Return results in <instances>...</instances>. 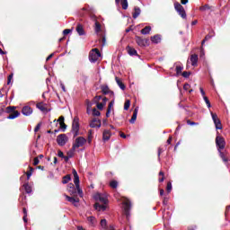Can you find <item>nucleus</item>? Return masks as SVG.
Here are the masks:
<instances>
[{
  "instance_id": "nucleus-1",
  "label": "nucleus",
  "mask_w": 230,
  "mask_h": 230,
  "mask_svg": "<svg viewBox=\"0 0 230 230\" xmlns=\"http://www.w3.org/2000/svg\"><path fill=\"white\" fill-rule=\"evenodd\" d=\"M94 199L98 202H101V204L100 203H95V205H94L95 209L97 211H105V209H107V203L109 202V199H107V194L96 193L94 195Z\"/></svg>"
},
{
  "instance_id": "nucleus-2",
  "label": "nucleus",
  "mask_w": 230,
  "mask_h": 230,
  "mask_svg": "<svg viewBox=\"0 0 230 230\" xmlns=\"http://www.w3.org/2000/svg\"><path fill=\"white\" fill-rule=\"evenodd\" d=\"M73 175H74V183L75 185V188L77 190L78 195L82 197L84 195V191H82V189H80V177L78 176V172H76V170H73Z\"/></svg>"
},
{
  "instance_id": "nucleus-3",
  "label": "nucleus",
  "mask_w": 230,
  "mask_h": 230,
  "mask_svg": "<svg viewBox=\"0 0 230 230\" xmlns=\"http://www.w3.org/2000/svg\"><path fill=\"white\" fill-rule=\"evenodd\" d=\"M85 143H87V139H85L84 137L75 138V142L73 143L72 150H76V148L84 146Z\"/></svg>"
},
{
  "instance_id": "nucleus-4",
  "label": "nucleus",
  "mask_w": 230,
  "mask_h": 230,
  "mask_svg": "<svg viewBox=\"0 0 230 230\" xmlns=\"http://www.w3.org/2000/svg\"><path fill=\"white\" fill-rule=\"evenodd\" d=\"M100 57H102L100 50H98V49H93L89 55V60L90 62L94 63L100 59Z\"/></svg>"
},
{
  "instance_id": "nucleus-5",
  "label": "nucleus",
  "mask_w": 230,
  "mask_h": 230,
  "mask_svg": "<svg viewBox=\"0 0 230 230\" xmlns=\"http://www.w3.org/2000/svg\"><path fill=\"white\" fill-rule=\"evenodd\" d=\"M72 132L74 134V137H76V136H80V123L78 122V118H74L73 123H72Z\"/></svg>"
},
{
  "instance_id": "nucleus-6",
  "label": "nucleus",
  "mask_w": 230,
  "mask_h": 230,
  "mask_svg": "<svg viewBox=\"0 0 230 230\" xmlns=\"http://www.w3.org/2000/svg\"><path fill=\"white\" fill-rule=\"evenodd\" d=\"M210 115L214 121L216 130H222V121H220V119H218V115H217V113H213V111L210 112Z\"/></svg>"
},
{
  "instance_id": "nucleus-7",
  "label": "nucleus",
  "mask_w": 230,
  "mask_h": 230,
  "mask_svg": "<svg viewBox=\"0 0 230 230\" xmlns=\"http://www.w3.org/2000/svg\"><path fill=\"white\" fill-rule=\"evenodd\" d=\"M216 145L217 146V152L224 150L226 148V139L217 135L216 137Z\"/></svg>"
},
{
  "instance_id": "nucleus-8",
  "label": "nucleus",
  "mask_w": 230,
  "mask_h": 230,
  "mask_svg": "<svg viewBox=\"0 0 230 230\" xmlns=\"http://www.w3.org/2000/svg\"><path fill=\"white\" fill-rule=\"evenodd\" d=\"M122 204H123V209L126 217H128L130 215V199L127 198H122Z\"/></svg>"
},
{
  "instance_id": "nucleus-9",
  "label": "nucleus",
  "mask_w": 230,
  "mask_h": 230,
  "mask_svg": "<svg viewBox=\"0 0 230 230\" xmlns=\"http://www.w3.org/2000/svg\"><path fill=\"white\" fill-rule=\"evenodd\" d=\"M67 141H69V137L66 134H60L57 137V143L59 146H65Z\"/></svg>"
},
{
  "instance_id": "nucleus-10",
  "label": "nucleus",
  "mask_w": 230,
  "mask_h": 230,
  "mask_svg": "<svg viewBox=\"0 0 230 230\" xmlns=\"http://www.w3.org/2000/svg\"><path fill=\"white\" fill-rule=\"evenodd\" d=\"M174 8L182 19H186V11H184V7H182L181 4L175 3L174 4Z\"/></svg>"
},
{
  "instance_id": "nucleus-11",
  "label": "nucleus",
  "mask_w": 230,
  "mask_h": 230,
  "mask_svg": "<svg viewBox=\"0 0 230 230\" xmlns=\"http://www.w3.org/2000/svg\"><path fill=\"white\" fill-rule=\"evenodd\" d=\"M89 127L91 128H100V127H102V120H100V119L93 118L90 120Z\"/></svg>"
},
{
  "instance_id": "nucleus-12",
  "label": "nucleus",
  "mask_w": 230,
  "mask_h": 230,
  "mask_svg": "<svg viewBox=\"0 0 230 230\" xmlns=\"http://www.w3.org/2000/svg\"><path fill=\"white\" fill-rule=\"evenodd\" d=\"M37 109H39V111H40L41 112H49V111H51V109H49L48 103H44V102H39L36 104Z\"/></svg>"
},
{
  "instance_id": "nucleus-13",
  "label": "nucleus",
  "mask_w": 230,
  "mask_h": 230,
  "mask_svg": "<svg viewBox=\"0 0 230 230\" xmlns=\"http://www.w3.org/2000/svg\"><path fill=\"white\" fill-rule=\"evenodd\" d=\"M218 154L223 163H225L226 166H229V158H227V151L222 152L221 150L220 152H218Z\"/></svg>"
},
{
  "instance_id": "nucleus-14",
  "label": "nucleus",
  "mask_w": 230,
  "mask_h": 230,
  "mask_svg": "<svg viewBox=\"0 0 230 230\" xmlns=\"http://www.w3.org/2000/svg\"><path fill=\"white\" fill-rule=\"evenodd\" d=\"M22 113L23 116H31V114H33V109H31L30 106H24L22 109Z\"/></svg>"
},
{
  "instance_id": "nucleus-15",
  "label": "nucleus",
  "mask_w": 230,
  "mask_h": 230,
  "mask_svg": "<svg viewBox=\"0 0 230 230\" xmlns=\"http://www.w3.org/2000/svg\"><path fill=\"white\" fill-rule=\"evenodd\" d=\"M66 199L68 202H71V204H74V206H78V202H80V199L78 198H73L66 195Z\"/></svg>"
},
{
  "instance_id": "nucleus-16",
  "label": "nucleus",
  "mask_w": 230,
  "mask_h": 230,
  "mask_svg": "<svg viewBox=\"0 0 230 230\" xmlns=\"http://www.w3.org/2000/svg\"><path fill=\"white\" fill-rule=\"evenodd\" d=\"M111 130L105 129L102 133V141H109V139H111Z\"/></svg>"
},
{
  "instance_id": "nucleus-17",
  "label": "nucleus",
  "mask_w": 230,
  "mask_h": 230,
  "mask_svg": "<svg viewBox=\"0 0 230 230\" xmlns=\"http://www.w3.org/2000/svg\"><path fill=\"white\" fill-rule=\"evenodd\" d=\"M105 105H107L106 97L102 98V102H97V109H99V111H103V108L105 107Z\"/></svg>"
},
{
  "instance_id": "nucleus-18",
  "label": "nucleus",
  "mask_w": 230,
  "mask_h": 230,
  "mask_svg": "<svg viewBox=\"0 0 230 230\" xmlns=\"http://www.w3.org/2000/svg\"><path fill=\"white\" fill-rule=\"evenodd\" d=\"M190 62H191V66H197V64L199 62V56L197 54L191 55Z\"/></svg>"
},
{
  "instance_id": "nucleus-19",
  "label": "nucleus",
  "mask_w": 230,
  "mask_h": 230,
  "mask_svg": "<svg viewBox=\"0 0 230 230\" xmlns=\"http://www.w3.org/2000/svg\"><path fill=\"white\" fill-rule=\"evenodd\" d=\"M136 42L138 46H141V47L146 46V40H143L141 37H137Z\"/></svg>"
},
{
  "instance_id": "nucleus-20",
  "label": "nucleus",
  "mask_w": 230,
  "mask_h": 230,
  "mask_svg": "<svg viewBox=\"0 0 230 230\" xmlns=\"http://www.w3.org/2000/svg\"><path fill=\"white\" fill-rule=\"evenodd\" d=\"M141 15V9L139 7L134 8L133 19H137Z\"/></svg>"
},
{
  "instance_id": "nucleus-21",
  "label": "nucleus",
  "mask_w": 230,
  "mask_h": 230,
  "mask_svg": "<svg viewBox=\"0 0 230 230\" xmlns=\"http://www.w3.org/2000/svg\"><path fill=\"white\" fill-rule=\"evenodd\" d=\"M19 116H21V113L17 111H14L7 117V119H15V118H19Z\"/></svg>"
},
{
  "instance_id": "nucleus-22",
  "label": "nucleus",
  "mask_w": 230,
  "mask_h": 230,
  "mask_svg": "<svg viewBox=\"0 0 230 230\" xmlns=\"http://www.w3.org/2000/svg\"><path fill=\"white\" fill-rule=\"evenodd\" d=\"M151 41L154 44H159V42H161V36L157 34V35L151 37Z\"/></svg>"
},
{
  "instance_id": "nucleus-23",
  "label": "nucleus",
  "mask_w": 230,
  "mask_h": 230,
  "mask_svg": "<svg viewBox=\"0 0 230 230\" xmlns=\"http://www.w3.org/2000/svg\"><path fill=\"white\" fill-rule=\"evenodd\" d=\"M152 31V27L150 26H146L144 29L141 30L142 35H148Z\"/></svg>"
},
{
  "instance_id": "nucleus-24",
  "label": "nucleus",
  "mask_w": 230,
  "mask_h": 230,
  "mask_svg": "<svg viewBox=\"0 0 230 230\" xmlns=\"http://www.w3.org/2000/svg\"><path fill=\"white\" fill-rule=\"evenodd\" d=\"M76 31H77L78 35H84L85 34V31H84V26H82V24L77 25Z\"/></svg>"
},
{
  "instance_id": "nucleus-25",
  "label": "nucleus",
  "mask_w": 230,
  "mask_h": 230,
  "mask_svg": "<svg viewBox=\"0 0 230 230\" xmlns=\"http://www.w3.org/2000/svg\"><path fill=\"white\" fill-rule=\"evenodd\" d=\"M67 191L72 194L76 193V189L75 188V185L73 183L68 184Z\"/></svg>"
},
{
  "instance_id": "nucleus-26",
  "label": "nucleus",
  "mask_w": 230,
  "mask_h": 230,
  "mask_svg": "<svg viewBox=\"0 0 230 230\" xmlns=\"http://www.w3.org/2000/svg\"><path fill=\"white\" fill-rule=\"evenodd\" d=\"M116 83L118 84L119 87H120V89L122 91H125V84H123V82H121V80L118 77L115 78Z\"/></svg>"
},
{
  "instance_id": "nucleus-27",
  "label": "nucleus",
  "mask_w": 230,
  "mask_h": 230,
  "mask_svg": "<svg viewBox=\"0 0 230 230\" xmlns=\"http://www.w3.org/2000/svg\"><path fill=\"white\" fill-rule=\"evenodd\" d=\"M87 220H88L90 226H96V218L94 217H89L87 218Z\"/></svg>"
},
{
  "instance_id": "nucleus-28",
  "label": "nucleus",
  "mask_w": 230,
  "mask_h": 230,
  "mask_svg": "<svg viewBox=\"0 0 230 230\" xmlns=\"http://www.w3.org/2000/svg\"><path fill=\"white\" fill-rule=\"evenodd\" d=\"M128 55H130L131 57H134V55H137V50H136L133 48L128 47Z\"/></svg>"
},
{
  "instance_id": "nucleus-29",
  "label": "nucleus",
  "mask_w": 230,
  "mask_h": 230,
  "mask_svg": "<svg viewBox=\"0 0 230 230\" xmlns=\"http://www.w3.org/2000/svg\"><path fill=\"white\" fill-rule=\"evenodd\" d=\"M120 4L123 10H127L128 8V0H121Z\"/></svg>"
},
{
  "instance_id": "nucleus-30",
  "label": "nucleus",
  "mask_w": 230,
  "mask_h": 230,
  "mask_svg": "<svg viewBox=\"0 0 230 230\" xmlns=\"http://www.w3.org/2000/svg\"><path fill=\"white\" fill-rule=\"evenodd\" d=\"M101 89H102L103 94H109V93H111V90L109 89V86H107V85H102L101 87Z\"/></svg>"
},
{
  "instance_id": "nucleus-31",
  "label": "nucleus",
  "mask_w": 230,
  "mask_h": 230,
  "mask_svg": "<svg viewBox=\"0 0 230 230\" xmlns=\"http://www.w3.org/2000/svg\"><path fill=\"white\" fill-rule=\"evenodd\" d=\"M69 181H71V175L67 174V175L63 177L62 183L63 184H67V182H69Z\"/></svg>"
},
{
  "instance_id": "nucleus-32",
  "label": "nucleus",
  "mask_w": 230,
  "mask_h": 230,
  "mask_svg": "<svg viewBox=\"0 0 230 230\" xmlns=\"http://www.w3.org/2000/svg\"><path fill=\"white\" fill-rule=\"evenodd\" d=\"M23 188H24L26 193H31V186H30V184L25 183V184L23 185Z\"/></svg>"
},
{
  "instance_id": "nucleus-33",
  "label": "nucleus",
  "mask_w": 230,
  "mask_h": 230,
  "mask_svg": "<svg viewBox=\"0 0 230 230\" xmlns=\"http://www.w3.org/2000/svg\"><path fill=\"white\" fill-rule=\"evenodd\" d=\"M102 31V25H100V22H95V32L100 33Z\"/></svg>"
},
{
  "instance_id": "nucleus-34",
  "label": "nucleus",
  "mask_w": 230,
  "mask_h": 230,
  "mask_svg": "<svg viewBox=\"0 0 230 230\" xmlns=\"http://www.w3.org/2000/svg\"><path fill=\"white\" fill-rule=\"evenodd\" d=\"M30 172H27V181H30V177H31L33 173V168L31 166H29Z\"/></svg>"
},
{
  "instance_id": "nucleus-35",
  "label": "nucleus",
  "mask_w": 230,
  "mask_h": 230,
  "mask_svg": "<svg viewBox=\"0 0 230 230\" xmlns=\"http://www.w3.org/2000/svg\"><path fill=\"white\" fill-rule=\"evenodd\" d=\"M203 99H204V102H205L208 109H211V102H209V99H208V97H206V96H204Z\"/></svg>"
},
{
  "instance_id": "nucleus-36",
  "label": "nucleus",
  "mask_w": 230,
  "mask_h": 230,
  "mask_svg": "<svg viewBox=\"0 0 230 230\" xmlns=\"http://www.w3.org/2000/svg\"><path fill=\"white\" fill-rule=\"evenodd\" d=\"M184 67L182 66H176V75H181L182 73V70Z\"/></svg>"
},
{
  "instance_id": "nucleus-37",
  "label": "nucleus",
  "mask_w": 230,
  "mask_h": 230,
  "mask_svg": "<svg viewBox=\"0 0 230 230\" xmlns=\"http://www.w3.org/2000/svg\"><path fill=\"white\" fill-rule=\"evenodd\" d=\"M129 108H130V101L127 100L124 103V111H128Z\"/></svg>"
},
{
  "instance_id": "nucleus-38",
  "label": "nucleus",
  "mask_w": 230,
  "mask_h": 230,
  "mask_svg": "<svg viewBox=\"0 0 230 230\" xmlns=\"http://www.w3.org/2000/svg\"><path fill=\"white\" fill-rule=\"evenodd\" d=\"M58 121H59L60 127L64 128V127H66V124L64 123V117L62 116L59 117Z\"/></svg>"
},
{
  "instance_id": "nucleus-39",
  "label": "nucleus",
  "mask_w": 230,
  "mask_h": 230,
  "mask_svg": "<svg viewBox=\"0 0 230 230\" xmlns=\"http://www.w3.org/2000/svg\"><path fill=\"white\" fill-rule=\"evenodd\" d=\"M114 110V101H111L108 105V111H112Z\"/></svg>"
},
{
  "instance_id": "nucleus-40",
  "label": "nucleus",
  "mask_w": 230,
  "mask_h": 230,
  "mask_svg": "<svg viewBox=\"0 0 230 230\" xmlns=\"http://www.w3.org/2000/svg\"><path fill=\"white\" fill-rule=\"evenodd\" d=\"M101 227H102V229H105L107 227V220L106 219L101 220Z\"/></svg>"
},
{
  "instance_id": "nucleus-41",
  "label": "nucleus",
  "mask_w": 230,
  "mask_h": 230,
  "mask_svg": "<svg viewBox=\"0 0 230 230\" xmlns=\"http://www.w3.org/2000/svg\"><path fill=\"white\" fill-rule=\"evenodd\" d=\"M159 177H161V178H159V182H164V172H160Z\"/></svg>"
},
{
  "instance_id": "nucleus-42",
  "label": "nucleus",
  "mask_w": 230,
  "mask_h": 230,
  "mask_svg": "<svg viewBox=\"0 0 230 230\" xmlns=\"http://www.w3.org/2000/svg\"><path fill=\"white\" fill-rule=\"evenodd\" d=\"M110 186H111V188L116 189V188H118V182L116 181H112L110 182Z\"/></svg>"
},
{
  "instance_id": "nucleus-43",
  "label": "nucleus",
  "mask_w": 230,
  "mask_h": 230,
  "mask_svg": "<svg viewBox=\"0 0 230 230\" xmlns=\"http://www.w3.org/2000/svg\"><path fill=\"white\" fill-rule=\"evenodd\" d=\"M136 119H137V115H136V114L133 113V115H132V117H131L129 122L132 123V124H133V123H136Z\"/></svg>"
},
{
  "instance_id": "nucleus-44",
  "label": "nucleus",
  "mask_w": 230,
  "mask_h": 230,
  "mask_svg": "<svg viewBox=\"0 0 230 230\" xmlns=\"http://www.w3.org/2000/svg\"><path fill=\"white\" fill-rule=\"evenodd\" d=\"M92 142H93V131L90 130L88 135V143L91 144Z\"/></svg>"
},
{
  "instance_id": "nucleus-45",
  "label": "nucleus",
  "mask_w": 230,
  "mask_h": 230,
  "mask_svg": "<svg viewBox=\"0 0 230 230\" xmlns=\"http://www.w3.org/2000/svg\"><path fill=\"white\" fill-rule=\"evenodd\" d=\"M100 111L96 108L93 109V116H100Z\"/></svg>"
},
{
  "instance_id": "nucleus-46",
  "label": "nucleus",
  "mask_w": 230,
  "mask_h": 230,
  "mask_svg": "<svg viewBox=\"0 0 230 230\" xmlns=\"http://www.w3.org/2000/svg\"><path fill=\"white\" fill-rule=\"evenodd\" d=\"M191 75V73L190 72H183L181 74V75L183 76V78H190V75Z\"/></svg>"
},
{
  "instance_id": "nucleus-47",
  "label": "nucleus",
  "mask_w": 230,
  "mask_h": 230,
  "mask_svg": "<svg viewBox=\"0 0 230 230\" xmlns=\"http://www.w3.org/2000/svg\"><path fill=\"white\" fill-rule=\"evenodd\" d=\"M166 190H167V193H170L172 191V182L167 183Z\"/></svg>"
},
{
  "instance_id": "nucleus-48",
  "label": "nucleus",
  "mask_w": 230,
  "mask_h": 230,
  "mask_svg": "<svg viewBox=\"0 0 230 230\" xmlns=\"http://www.w3.org/2000/svg\"><path fill=\"white\" fill-rule=\"evenodd\" d=\"M71 31H73V30L66 29L63 31V35H69V33H71Z\"/></svg>"
},
{
  "instance_id": "nucleus-49",
  "label": "nucleus",
  "mask_w": 230,
  "mask_h": 230,
  "mask_svg": "<svg viewBox=\"0 0 230 230\" xmlns=\"http://www.w3.org/2000/svg\"><path fill=\"white\" fill-rule=\"evenodd\" d=\"M91 107H93V103L88 102L87 103V114H89L91 112Z\"/></svg>"
},
{
  "instance_id": "nucleus-50",
  "label": "nucleus",
  "mask_w": 230,
  "mask_h": 230,
  "mask_svg": "<svg viewBox=\"0 0 230 230\" xmlns=\"http://www.w3.org/2000/svg\"><path fill=\"white\" fill-rule=\"evenodd\" d=\"M209 39H211V36L207 35V36L205 37V39L202 40V42H201L202 46H204V43H205L207 40H209Z\"/></svg>"
},
{
  "instance_id": "nucleus-51",
  "label": "nucleus",
  "mask_w": 230,
  "mask_h": 230,
  "mask_svg": "<svg viewBox=\"0 0 230 230\" xmlns=\"http://www.w3.org/2000/svg\"><path fill=\"white\" fill-rule=\"evenodd\" d=\"M12 78H13V75L11 74L9 76H8V81H7V84L10 85V83L12 82Z\"/></svg>"
},
{
  "instance_id": "nucleus-52",
  "label": "nucleus",
  "mask_w": 230,
  "mask_h": 230,
  "mask_svg": "<svg viewBox=\"0 0 230 230\" xmlns=\"http://www.w3.org/2000/svg\"><path fill=\"white\" fill-rule=\"evenodd\" d=\"M58 157H61V158L65 157L64 153L61 150L58 151Z\"/></svg>"
},
{
  "instance_id": "nucleus-53",
  "label": "nucleus",
  "mask_w": 230,
  "mask_h": 230,
  "mask_svg": "<svg viewBox=\"0 0 230 230\" xmlns=\"http://www.w3.org/2000/svg\"><path fill=\"white\" fill-rule=\"evenodd\" d=\"M102 100V96H95V98H94V102H96V103H98L100 101Z\"/></svg>"
},
{
  "instance_id": "nucleus-54",
  "label": "nucleus",
  "mask_w": 230,
  "mask_h": 230,
  "mask_svg": "<svg viewBox=\"0 0 230 230\" xmlns=\"http://www.w3.org/2000/svg\"><path fill=\"white\" fill-rule=\"evenodd\" d=\"M40 161H39V158H34V162H33V164L34 166H37V164H39Z\"/></svg>"
},
{
  "instance_id": "nucleus-55",
  "label": "nucleus",
  "mask_w": 230,
  "mask_h": 230,
  "mask_svg": "<svg viewBox=\"0 0 230 230\" xmlns=\"http://www.w3.org/2000/svg\"><path fill=\"white\" fill-rule=\"evenodd\" d=\"M183 89H184V91H188V90L190 89V84H185L183 85Z\"/></svg>"
},
{
  "instance_id": "nucleus-56",
  "label": "nucleus",
  "mask_w": 230,
  "mask_h": 230,
  "mask_svg": "<svg viewBox=\"0 0 230 230\" xmlns=\"http://www.w3.org/2000/svg\"><path fill=\"white\" fill-rule=\"evenodd\" d=\"M40 129V124H38L34 128V132H39Z\"/></svg>"
},
{
  "instance_id": "nucleus-57",
  "label": "nucleus",
  "mask_w": 230,
  "mask_h": 230,
  "mask_svg": "<svg viewBox=\"0 0 230 230\" xmlns=\"http://www.w3.org/2000/svg\"><path fill=\"white\" fill-rule=\"evenodd\" d=\"M199 91L204 98V96H206V92H204V89L203 88H199Z\"/></svg>"
},
{
  "instance_id": "nucleus-58",
  "label": "nucleus",
  "mask_w": 230,
  "mask_h": 230,
  "mask_svg": "<svg viewBox=\"0 0 230 230\" xmlns=\"http://www.w3.org/2000/svg\"><path fill=\"white\" fill-rule=\"evenodd\" d=\"M199 10H201V12H204V10H208V5L200 7Z\"/></svg>"
},
{
  "instance_id": "nucleus-59",
  "label": "nucleus",
  "mask_w": 230,
  "mask_h": 230,
  "mask_svg": "<svg viewBox=\"0 0 230 230\" xmlns=\"http://www.w3.org/2000/svg\"><path fill=\"white\" fill-rule=\"evenodd\" d=\"M111 111L110 110H107V112H106V118H109L111 116Z\"/></svg>"
},
{
  "instance_id": "nucleus-60",
  "label": "nucleus",
  "mask_w": 230,
  "mask_h": 230,
  "mask_svg": "<svg viewBox=\"0 0 230 230\" xmlns=\"http://www.w3.org/2000/svg\"><path fill=\"white\" fill-rule=\"evenodd\" d=\"M137 111H139V108H138V107H137V108L135 109L133 114H136V115L137 116Z\"/></svg>"
},
{
  "instance_id": "nucleus-61",
  "label": "nucleus",
  "mask_w": 230,
  "mask_h": 230,
  "mask_svg": "<svg viewBox=\"0 0 230 230\" xmlns=\"http://www.w3.org/2000/svg\"><path fill=\"white\" fill-rule=\"evenodd\" d=\"M172 144V137H170L167 140V145H171Z\"/></svg>"
},
{
  "instance_id": "nucleus-62",
  "label": "nucleus",
  "mask_w": 230,
  "mask_h": 230,
  "mask_svg": "<svg viewBox=\"0 0 230 230\" xmlns=\"http://www.w3.org/2000/svg\"><path fill=\"white\" fill-rule=\"evenodd\" d=\"M61 89L64 91V93H66V86L63 84H61Z\"/></svg>"
},
{
  "instance_id": "nucleus-63",
  "label": "nucleus",
  "mask_w": 230,
  "mask_h": 230,
  "mask_svg": "<svg viewBox=\"0 0 230 230\" xmlns=\"http://www.w3.org/2000/svg\"><path fill=\"white\" fill-rule=\"evenodd\" d=\"M23 214L25 217H28V211L26 210V208H23Z\"/></svg>"
},
{
  "instance_id": "nucleus-64",
  "label": "nucleus",
  "mask_w": 230,
  "mask_h": 230,
  "mask_svg": "<svg viewBox=\"0 0 230 230\" xmlns=\"http://www.w3.org/2000/svg\"><path fill=\"white\" fill-rule=\"evenodd\" d=\"M181 4H188V0H181Z\"/></svg>"
}]
</instances>
